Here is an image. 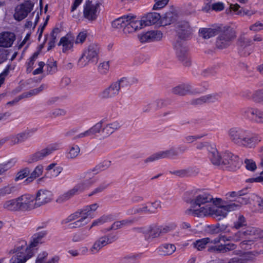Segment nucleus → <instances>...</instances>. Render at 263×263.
I'll return each instance as SVG.
<instances>
[{
    "label": "nucleus",
    "mask_w": 263,
    "mask_h": 263,
    "mask_svg": "<svg viewBox=\"0 0 263 263\" xmlns=\"http://www.w3.org/2000/svg\"><path fill=\"white\" fill-rule=\"evenodd\" d=\"M250 197H238L236 202L224 204L219 198H213L209 194L200 193L192 200L191 207L186 213L197 216H211L220 220L227 216L228 213L238 210L241 205L247 204Z\"/></svg>",
    "instance_id": "f257e3e1"
},
{
    "label": "nucleus",
    "mask_w": 263,
    "mask_h": 263,
    "mask_svg": "<svg viewBox=\"0 0 263 263\" xmlns=\"http://www.w3.org/2000/svg\"><path fill=\"white\" fill-rule=\"evenodd\" d=\"M240 247L243 249H251L261 244L263 247V231L257 228L248 227L237 231L231 235H221L213 239L210 238V243L215 245L209 248L211 251L227 253L235 250L237 246L234 242L240 241Z\"/></svg>",
    "instance_id": "f03ea898"
},
{
    "label": "nucleus",
    "mask_w": 263,
    "mask_h": 263,
    "mask_svg": "<svg viewBox=\"0 0 263 263\" xmlns=\"http://www.w3.org/2000/svg\"><path fill=\"white\" fill-rule=\"evenodd\" d=\"M47 234L45 230L34 234L29 243L25 240L18 241L11 251L12 254L8 263H26L34 255V248L43 242Z\"/></svg>",
    "instance_id": "7ed1b4c3"
},
{
    "label": "nucleus",
    "mask_w": 263,
    "mask_h": 263,
    "mask_svg": "<svg viewBox=\"0 0 263 263\" xmlns=\"http://www.w3.org/2000/svg\"><path fill=\"white\" fill-rule=\"evenodd\" d=\"M228 134L233 143L246 148H254L261 141L259 136L252 135L249 130L237 127L230 129Z\"/></svg>",
    "instance_id": "20e7f679"
},
{
    "label": "nucleus",
    "mask_w": 263,
    "mask_h": 263,
    "mask_svg": "<svg viewBox=\"0 0 263 263\" xmlns=\"http://www.w3.org/2000/svg\"><path fill=\"white\" fill-rule=\"evenodd\" d=\"M81 177V180L72 189L58 197L57 199L58 202H64L70 199L73 196L82 193L85 191L88 190L97 180L94 175V173H92V171H90V170L82 174Z\"/></svg>",
    "instance_id": "39448f33"
},
{
    "label": "nucleus",
    "mask_w": 263,
    "mask_h": 263,
    "mask_svg": "<svg viewBox=\"0 0 263 263\" xmlns=\"http://www.w3.org/2000/svg\"><path fill=\"white\" fill-rule=\"evenodd\" d=\"M99 208L98 203L84 206L83 208L77 211L70 215L65 220L66 223L74 221L70 224L71 228H78L86 225L88 222V216L95 212Z\"/></svg>",
    "instance_id": "423d86ee"
},
{
    "label": "nucleus",
    "mask_w": 263,
    "mask_h": 263,
    "mask_svg": "<svg viewBox=\"0 0 263 263\" xmlns=\"http://www.w3.org/2000/svg\"><path fill=\"white\" fill-rule=\"evenodd\" d=\"M175 227L174 224L170 226H149L144 227L136 228V230L145 235V239L149 240L151 238H155L160 235L166 233Z\"/></svg>",
    "instance_id": "0eeeda50"
},
{
    "label": "nucleus",
    "mask_w": 263,
    "mask_h": 263,
    "mask_svg": "<svg viewBox=\"0 0 263 263\" xmlns=\"http://www.w3.org/2000/svg\"><path fill=\"white\" fill-rule=\"evenodd\" d=\"M186 149L187 148L185 146L180 145L176 148L173 147L165 151H160L148 157L145 160V162H151L160 159L176 156L184 153Z\"/></svg>",
    "instance_id": "6e6552de"
},
{
    "label": "nucleus",
    "mask_w": 263,
    "mask_h": 263,
    "mask_svg": "<svg viewBox=\"0 0 263 263\" xmlns=\"http://www.w3.org/2000/svg\"><path fill=\"white\" fill-rule=\"evenodd\" d=\"M222 158L221 166L230 171H235L238 168L242 162L237 156L229 152L223 153Z\"/></svg>",
    "instance_id": "1a4fd4ad"
},
{
    "label": "nucleus",
    "mask_w": 263,
    "mask_h": 263,
    "mask_svg": "<svg viewBox=\"0 0 263 263\" xmlns=\"http://www.w3.org/2000/svg\"><path fill=\"white\" fill-rule=\"evenodd\" d=\"M61 147V144L60 143H51L33 154L30 157L31 161L35 162L42 160L51 155L54 152L60 149Z\"/></svg>",
    "instance_id": "9d476101"
},
{
    "label": "nucleus",
    "mask_w": 263,
    "mask_h": 263,
    "mask_svg": "<svg viewBox=\"0 0 263 263\" xmlns=\"http://www.w3.org/2000/svg\"><path fill=\"white\" fill-rule=\"evenodd\" d=\"M20 211L28 212L37 209L33 195L25 194L18 197Z\"/></svg>",
    "instance_id": "9b49d317"
},
{
    "label": "nucleus",
    "mask_w": 263,
    "mask_h": 263,
    "mask_svg": "<svg viewBox=\"0 0 263 263\" xmlns=\"http://www.w3.org/2000/svg\"><path fill=\"white\" fill-rule=\"evenodd\" d=\"M36 131V129L33 128L26 129L16 135H11L8 138V140L11 145L22 143L31 137Z\"/></svg>",
    "instance_id": "f8f14e48"
},
{
    "label": "nucleus",
    "mask_w": 263,
    "mask_h": 263,
    "mask_svg": "<svg viewBox=\"0 0 263 263\" xmlns=\"http://www.w3.org/2000/svg\"><path fill=\"white\" fill-rule=\"evenodd\" d=\"M33 4L30 1H26L16 6L14 13V17L16 20L21 21L25 18L28 14L32 10Z\"/></svg>",
    "instance_id": "ddd939ff"
},
{
    "label": "nucleus",
    "mask_w": 263,
    "mask_h": 263,
    "mask_svg": "<svg viewBox=\"0 0 263 263\" xmlns=\"http://www.w3.org/2000/svg\"><path fill=\"white\" fill-rule=\"evenodd\" d=\"M98 3H93L92 2L87 1L83 6L84 17L89 21H93L96 19L98 13Z\"/></svg>",
    "instance_id": "4468645a"
},
{
    "label": "nucleus",
    "mask_w": 263,
    "mask_h": 263,
    "mask_svg": "<svg viewBox=\"0 0 263 263\" xmlns=\"http://www.w3.org/2000/svg\"><path fill=\"white\" fill-rule=\"evenodd\" d=\"M34 197L36 206L38 208L50 202L53 200V194L48 190H40Z\"/></svg>",
    "instance_id": "2eb2a0df"
},
{
    "label": "nucleus",
    "mask_w": 263,
    "mask_h": 263,
    "mask_svg": "<svg viewBox=\"0 0 263 263\" xmlns=\"http://www.w3.org/2000/svg\"><path fill=\"white\" fill-rule=\"evenodd\" d=\"M127 21L125 33H132L144 27L142 19H139L135 16L127 15Z\"/></svg>",
    "instance_id": "dca6fc26"
},
{
    "label": "nucleus",
    "mask_w": 263,
    "mask_h": 263,
    "mask_svg": "<svg viewBox=\"0 0 263 263\" xmlns=\"http://www.w3.org/2000/svg\"><path fill=\"white\" fill-rule=\"evenodd\" d=\"M252 41L247 37L245 34H242L238 41V48L239 52L243 56L249 55L251 52V45Z\"/></svg>",
    "instance_id": "f3484780"
},
{
    "label": "nucleus",
    "mask_w": 263,
    "mask_h": 263,
    "mask_svg": "<svg viewBox=\"0 0 263 263\" xmlns=\"http://www.w3.org/2000/svg\"><path fill=\"white\" fill-rule=\"evenodd\" d=\"M99 122L102 123V128L100 134L105 137H108L115 131L119 129L121 127V123L118 121H114L108 123H104L102 121Z\"/></svg>",
    "instance_id": "a211bd4d"
},
{
    "label": "nucleus",
    "mask_w": 263,
    "mask_h": 263,
    "mask_svg": "<svg viewBox=\"0 0 263 263\" xmlns=\"http://www.w3.org/2000/svg\"><path fill=\"white\" fill-rule=\"evenodd\" d=\"M119 92L117 84L112 82L99 93V97L102 99H111L117 96Z\"/></svg>",
    "instance_id": "6ab92c4d"
},
{
    "label": "nucleus",
    "mask_w": 263,
    "mask_h": 263,
    "mask_svg": "<svg viewBox=\"0 0 263 263\" xmlns=\"http://www.w3.org/2000/svg\"><path fill=\"white\" fill-rule=\"evenodd\" d=\"M235 37L232 31H227L221 33L216 41V46L219 48H224L231 44V41Z\"/></svg>",
    "instance_id": "aec40b11"
},
{
    "label": "nucleus",
    "mask_w": 263,
    "mask_h": 263,
    "mask_svg": "<svg viewBox=\"0 0 263 263\" xmlns=\"http://www.w3.org/2000/svg\"><path fill=\"white\" fill-rule=\"evenodd\" d=\"M260 110L251 107H246L240 110V115L243 119L257 123Z\"/></svg>",
    "instance_id": "412c9836"
},
{
    "label": "nucleus",
    "mask_w": 263,
    "mask_h": 263,
    "mask_svg": "<svg viewBox=\"0 0 263 263\" xmlns=\"http://www.w3.org/2000/svg\"><path fill=\"white\" fill-rule=\"evenodd\" d=\"M114 240V239H110L107 236H102L95 241L90 248V252L92 254H95L98 253L102 248Z\"/></svg>",
    "instance_id": "4be33fe9"
},
{
    "label": "nucleus",
    "mask_w": 263,
    "mask_h": 263,
    "mask_svg": "<svg viewBox=\"0 0 263 263\" xmlns=\"http://www.w3.org/2000/svg\"><path fill=\"white\" fill-rule=\"evenodd\" d=\"M63 170V167L57 163H51L46 166L44 177L49 179L56 178L61 173Z\"/></svg>",
    "instance_id": "5701e85b"
},
{
    "label": "nucleus",
    "mask_w": 263,
    "mask_h": 263,
    "mask_svg": "<svg viewBox=\"0 0 263 263\" xmlns=\"http://www.w3.org/2000/svg\"><path fill=\"white\" fill-rule=\"evenodd\" d=\"M163 37V33L159 30H151L140 36L141 42H150L160 41Z\"/></svg>",
    "instance_id": "b1692460"
},
{
    "label": "nucleus",
    "mask_w": 263,
    "mask_h": 263,
    "mask_svg": "<svg viewBox=\"0 0 263 263\" xmlns=\"http://www.w3.org/2000/svg\"><path fill=\"white\" fill-rule=\"evenodd\" d=\"M16 39L15 35L11 32H3L0 33V47L9 48L12 46Z\"/></svg>",
    "instance_id": "393cba45"
},
{
    "label": "nucleus",
    "mask_w": 263,
    "mask_h": 263,
    "mask_svg": "<svg viewBox=\"0 0 263 263\" xmlns=\"http://www.w3.org/2000/svg\"><path fill=\"white\" fill-rule=\"evenodd\" d=\"M102 128V123L98 122L88 130L76 135L74 137V139H77L86 137H92L96 135V134L101 133Z\"/></svg>",
    "instance_id": "a878e982"
},
{
    "label": "nucleus",
    "mask_w": 263,
    "mask_h": 263,
    "mask_svg": "<svg viewBox=\"0 0 263 263\" xmlns=\"http://www.w3.org/2000/svg\"><path fill=\"white\" fill-rule=\"evenodd\" d=\"M75 37L71 34H67L62 37L58 45L62 46V50L64 52L72 48Z\"/></svg>",
    "instance_id": "bb28decb"
},
{
    "label": "nucleus",
    "mask_w": 263,
    "mask_h": 263,
    "mask_svg": "<svg viewBox=\"0 0 263 263\" xmlns=\"http://www.w3.org/2000/svg\"><path fill=\"white\" fill-rule=\"evenodd\" d=\"M144 27L157 23L160 19V14L156 12L148 13L141 17Z\"/></svg>",
    "instance_id": "cd10ccee"
},
{
    "label": "nucleus",
    "mask_w": 263,
    "mask_h": 263,
    "mask_svg": "<svg viewBox=\"0 0 263 263\" xmlns=\"http://www.w3.org/2000/svg\"><path fill=\"white\" fill-rule=\"evenodd\" d=\"M193 31V29L187 22H181L178 25V32L180 37L185 38L191 35Z\"/></svg>",
    "instance_id": "c85d7f7f"
},
{
    "label": "nucleus",
    "mask_w": 263,
    "mask_h": 263,
    "mask_svg": "<svg viewBox=\"0 0 263 263\" xmlns=\"http://www.w3.org/2000/svg\"><path fill=\"white\" fill-rule=\"evenodd\" d=\"M209 152V158L212 163L216 166L222 165V154L220 155L215 147H211Z\"/></svg>",
    "instance_id": "c756f323"
},
{
    "label": "nucleus",
    "mask_w": 263,
    "mask_h": 263,
    "mask_svg": "<svg viewBox=\"0 0 263 263\" xmlns=\"http://www.w3.org/2000/svg\"><path fill=\"white\" fill-rule=\"evenodd\" d=\"M2 207L9 211H20L18 197L5 201L2 204Z\"/></svg>",
    "instance_id": "7c9ffc66"
},
{
    "label": "nucleus",
    "mask_w": 263,
    "mask_h": 263,
    "mask_svg": "<svg viewBox=\"0 0 263 263\" xmlns=\"http://www.w3.org/2000/svg\"><path fill=\"white\" fill-rule=\"evenodd\" d=\"M172 92L175 95L183 96L187 93H194L196 91L192 89V87L190 85L182 84L173 88Z\"/></svg>",
    "instance_id": "2f4dec72"
},
{
    "label": "nucleus",
    "mask_w": 263,
    "mask_h": 263,
    "mask_svg": "<svg viewBox=\"0 0 263 263\" xmlns=\"http://www.w3.org/2000/svg\"><path fill=\"white\" fill-rule=\"evenodd\" d=\"M250 201L252 202L256 212L263 213V197L256 194L250 196Z\"/></svg>",
    "instance_id": "473e14b6"
},
{
    "label": "nucleus",
    "mask_w": 263,
    "mask_h": 263,
    "mask_svg": "<svg viewBox=\"0 0 263 263\" xmlns=\"http://www.w3.org/2000/svg\"><path fill=\"white\" fill-rule=\"evenodd\" d=\"M99 51V48L97 45L91 44L83 53L93 62L97 58Z\"/></svg>",
    "instance_id": "72a5a7b5"
},
{
    "label": "nucleus",
    "mask_w": 263,
    "mask_h": 263,
    "mask_svg": "<svg viewBox=\"0 0 263 263\" xmlns=\"http://www.w3.org/2000/svg\"><path fill=\"white\" fill-rule=\"evenodd\" d=\"M127 213L129 215L151 214L148 209L147 203L134 207L128 210Z\"/></svg>",
    "instance_id": "f704fd0d"
},
{
    "label": "nucleus",
    "mask_w": 263,
    "mask_h": 263,
    "mask_svg": "<svg viewBox=\"0 0 263 263\" xmlns=\"http://www.w3.org/2000/svg\"><path fill=\"white\" fill-rule=\"evenodd\" d=\"M80 148L77 144H72L69 146L67 150L66 156L68 159H73L77 158L80 154Z\"/></svg>",
    "instance_id": "c9c22d12"
},
{
    "label": "nucleus",
    "mask_w": 263,
    "mask_h": 263,
    "mask_svg": "<svg viewBox=\"0 0 263 263\" xmlns=\"http://www.w3.org/2000/svg\"><path fill=\"white\" fill-rule=\"evenodd\" d=\"M176 248L173 244L165 243L159 248V251L161 255H170L172 254L175 251Z\"/></svg>",
    "instance_id": "e433bc0d"
},
{
    "label": "nucleus",
    "mask_w": 263,
    "mask_h": 263,
    "mask_svg": "<svg viewBox=\"0 0 263 263\" xmlns=\"http://www.w3.org/2000/svg\"><path fill=\"white\" fill-rule=\"evenodd\" d=\"M218 99V96L216 95H207L202 96L194 100V103L196 104H202L204 103H210L215 101Z\"/></svg>",
    "instance_id": "4c0bfd02"
},
{
    "label": "nucleus",
    "mask_w": 263,
    "mask_h": 263,
    "mask_svg": "<svg viewBox=\"0 0 263 263\" xmlns=\"http://www.w3.org/2000/svg\"><path fill=\"white\" fill-rule=\"evenodd\" d=\"M88 234L84 231H81L73 233L71 236V240L73 242H79L85 240Z\"/></svg>",
    "instance_id": "58836bf2"
},
{
    "label": "nucleus",
    "mask_w": 263,
    "mask_h": 263,
    "mask_svg": "<svg viewBox=\"0 0 263 263\" xmlns=\"http://www.w3.org/2000/svg\"><path fill=\"white\" fill-rule=\"evenodd\" d=\"M43 170L44 167L42 165H37L30 174V176L26 179V181L31 182L34 179L40 177L43 173Z\"/></svg>",
    "instance_id": "ea45409f"
},
{
    "label": "nucleus",
    "mask_w": 263,
    "mask_h": 263,
    "mask_svg": "<svg viewBox=\"0 0 263 263\" xmlns=\"http://www.w3.org/2000/svg\"><path fill=\"white\" fill-rule=\"evenodd\" d=\"M216 30L213 28H200L199 30L200 35L205 39H208L216 34Z\"/></svg>",
    "instance_id": "a19ab883"
},
{
    "label": "nucleus",
    "mask_w": 263,
    "mask_h": 263,
    "mask_svg": "<svg viewBox=\"0 0 263 263\" xmlns=\"http://www.w3.org/2000/svg\"><path fill=\"white\" fill-rule=\"evenodd\" d=\"M213 230L215 233H218L219 232L224 233V235H231L233 233H235V232H233L232 228L230 229L227 225L225 224H218L216 226H213Z\"/></svg>",
    "instance_id": "79ce46f5"
},
{
    "label": "nucleus",
    "mask_w": 263,
    "mask_h": 263,
    "mask_svg": "<svg viewBox=\"0 0 263 263\" xmlns=\"http://www.w3.org/2000/svg\"><path fill=\"white\" fill-rule=\"evenodd\" d=\"M127 21V16H122L114 21L112 22V26L116 29L123 28V30L124 32L125 28L126 26Z\"/></svg>",
    "instance_id": "37998d69"
},
{
    "label": "nucleus",
    "mask_w": 263,
    "mask_h": 263,
    "mask_svg": "<svg viewBox=\"0 0 263 263\" xmlns=\"http://www.w3.org/2000/svg\"><path fill=\"white\" fill-rule=\"evenodd\" d=\"M210 238L209 237L198 239L193 242L195 248L200 251L205 248L206 245L210 243Z\"/></svg>",
    "instance_id": "c03bdc74"
},
{
    "label": "nucleus",
    "mask_w": 263,
    "mask_h": 263,
    "mask_svg": "<svg viewBox=\"0 0 263 263\" xmlns=\"http://www.w3.org/2000/svg\"><path fill=\"white\" fill-rule=\"evenodd\" d=\"M112 218L113 217L111 215H103L99 218L94 220L92 222L90 229L93 227L100 226L104 224V223L110 221Z\"/></svg>",
    "instance_id": "a18cd8bd"
},
{
    "label": "nucleus",
    "mask_w": 263,
    "mask_h": 263,
    "mask_svg": "<svg viewBox=\"0 0 263 263\" xmlns=\"http://www.w3.org/2000/svg\"><path fill=\"white\" fill-rule=\"evenodd\" d=\"M111 165V161L108 160L103 161L102 162L99 163L92 170H90V171H92V173H94V175L98 174L100 171L104 170L108 168Z\"/></svg>",
    "instance_id": "49530a36"
},
{
    "label": "nucleus",
    "mask_w": 263,
    "mask_h": 263,
    "mask_svg": "<svg viewBox=\"0 0 263 263\" xmlns=\"http://www.w3.org/2000/svg\"><path fill=\"white\" fill-rule=\"evenodd\" d=\"M176 15L173 12H166L161 18L162 23L165 25H169L176 19Z\"/></svg>",
    "instance_id": "de8ad7c7"
},
{
    "label": "nucleus",
    "mask_w": 263,
    "mask_h": 263,
    "mask_svg": "<svg viewBox=\"0 0 263 263\" xmlns=\"http://www.w3.org/2000/svg\"><path fill=\"white\" fill-rule=\"evenodd\" d=\"M92 62L83 53L81 57L78 60L77 66L79 68H82L87 66L89 64Z\"/></svg>",
    "instance_id": "09e8293b"
},
{
    "label": "nucleus",
    "mask_w": 263,
    "mask_h": 263,
    "mask_svg": "<svg viewBox=\"0 0 263 263\" xmlns=\"http://www.w3.org/2000/svg\"><path fill=\"white\" fill-rule=\"evenodd\" d=\"M242 263H251L255 259V254L252 252H248L240 256Z\"/></svg>",
    "instance_id": "8fccbe9b"
},
{
    "label": "nucleus",
    "mask_w": 263,
    "mask_h": 263,
    "mask_svg": "<svg viewBox=\"0 0 263 263\" xmlns=\"http://www.w3.org/2000/svg\"><path fill=\"white\" fill-rule=\"evenodd\" d=\"M147 205L151 214L155 213L158 209L161 208V202L159 200L147 203Z\"/></svg>",
    "instance_id": "3c124183"
},
{
    "label": "nucleus",
    "mask_w": 263,
    "mask_h": 263,
    "mask_svg": "<svg viewBox=\"0 0 263 263\" xmlns=\"http://www.w3.org/2000/svg\"><path fill=\"white\" fill-rule=\"evenodd\" d=\"M49 258L47 252L42 251L38 254L35 259V263H46Z\"/></svg>",
    "instance_id": "603ef678"
},
{
    "label": "nucleus",
    "mask_w": 263,
    "mask_h": 263,
    "mask_svg": "<svg viewBox=\"0 0 263 263\" xmlns=\"http://www.w3.org/2000/svg\"><path fill=\"white\" fill-rule=\"evenodd\" d=\"M108 185V183L106 182H104L101 183L98 186L93 189L91 193L88 195L89 196L99 194L103 192Z\"/></svg>",
    "instance_id": "864d4df0"
},
{
    "label": "nucleus",
    "mask_w": 263,
    "mask_h": 263,
    "mask_svg": "<svg viewBox=\"0 0 263 263\" xmlns=\"http://www.w3.org/2000/svg\"><path fill=\"white\" fill-rule=\"evenodd\" d=\"M114 82L115 84H117L119 91L121 88L127 87L131 84L129 80L126 78H122Z\"/></svg>",
    "instance_id": "5fc2aeb1"
},
{
    "label": "nucleus",
    "mask_w": 263,
    "mask_h": 263,
    "mask_svg": "<svg viewBox=\"0 0 263 263\" xmlns=\"http://www.w3.org/2000/svg\"><path fill=\"white\" fill-rule=\"evenodd\" d=\"M246 169L251 172H254L257 169V165L252 159H246L245 161Z\"/></svg>",
    "instance_id": "6e6d98bb"
},
{
    "label": "nucleus",
    "mask_w": 263,
    "mask_h": 263,
    "mask_svg": "<svg viewBox=\"0 0 263 263\" xmlns=\"http://www.w3.org/2000/svg\"><path fill=\"white\" fill-rule=\"evenodd\" d=\"M109 69V63L108 61L101 63L98 66L99 71L102 74L107 73Z\"/></svg>",
    "instance_id": "4d7b16f0"
},
{
    "label": "nucleus",
    "mask_w": 263,
    "mask_h": 263,
    "mask_svg": "<svg viewBox=\"0 0 263 263\" xmlns=\"http://www.w3.org/2000/svg\"><path fill=\"white\" fill-rule=\"evenodd\" d=\"M246 225V221L245 217L243 216H239L238 220L235 222L233 228H232V230L234 229H239L242 227Z\"/></svg>",
    "instance_id": "13d9d810"
},
{
    "label": "nucleus",
    "mask_w": 263,
    "mask_h": 263,
    "mask_svg": "<svg viewBox=\"0 0 263 263\" xmlns=\"http://www.w3.org/2000/svg\"><path fill=\"white\" fill-rule=\"evenodd\" d=\"M155 4L153 9L159 10L164 8L168 3L169 0H154Z\"/></svg>",
    "instance_id": "bf43d9fd"
},
{
    "label": "nucleus",
    "mask_w": 263,
    "mask_h": 263,
    "mask_svg": "<svg viewBox=\"0 0 263 263\" xmlns=\"http://www.w3.org/2000/svg\"><path fill=\"white\" fill-rule=\"evenodd\" d=\"M16 163V160L15 158L10 159L7 161H6L2 164L4 170L6 172L13 167Z\"/></svg>",
    "instance_id": "052dcab7"
},
{
    "label": "nucleus",
    "mask_w": 263,
    "mask_h": 263,
    "mask_svg": "<svg viewBox=\"0 0 263 263\" xmlns=\"http://www.w3.org/2000/svg\"><path fill=\"white\" fill-rule=\"evenodd\" d=\"M30 173L29 168H25L18 172L15 177V180H22L27 177Z\"/></svg>",
    "instance_id": "680f3d73"
},
{
    "label": "nucleus",
    "mask_w": 263,
    "mask_h": 263,
    "mask_svg": "<svg viewBox=\"0 0 263 263\" xmlns=\"http://www.w3.org/2000/svg\"><path fill=\"white\" fill-rule=\"evenodd\" d=\"M66 114V111L63 109L55 108L52 110L50 112L51 117L56 118L58 117L63 116Z\"/></svg>",
    "instance_id": "e2e57ef3"
},
{
    "label": "nucleus",
    "mask_w": 263,
    "mask_h": 263,
    "mask_svg": "<svg viewBox=\"0 0 263 263\" xmlns=\"http://www.w3.org/2000/svg\"><path fill=\"white\" fill-rule=\"evenodd\" d=\"M252 99L254 101L258 102H263V92L261 91H257L255 92L252 95Z\"/></svg>",
    "instance_id": "0e129e2a"
},
{
    "label": "nucleus",
    "mask_w": 263,
    "mask_h": 263,
    "mask_svg": "<svg viewBox=\"0 0 263 263\" xmlns=\"http://www.w3.org/2000/svg\"><path fill=\"white\" fill-rule=\"evenodd\" d=\"M45 88V86L42 85L39 88H35L33 90H30L26 95V97H28L30 96H34L36 95L40 92H41L44 88Z\"/></svg>",
    "instance_id": "69168bd1"
},
{
    "label": "nucleus",
    "mask_w": 263,
    "mask_h": 263,
    "mask_svg": "<svg viewBox=\"0 0 263 263\" xmlns=\"http://www.w3.org/2000/svg\"><path fill=\"white\" fill-rule=\"evenodd\" d=\"M37 56L38 53H34L32 57L30 58V61L28 63L27 71L30 72L32 70L33 68V66L34 64V62L37 58Z\"/></svg>",
    "instance_id": "338daca9"
},
{
    "label": "nucleus",
    "mask_w": 263,
    "mask_h": 263,
    "mask_svg": "<svg viewBox=\"0 0 263 263\" xmlns=\"http://www.w3.org/2000/svg\"><path fill=\"white\" fill-rule=\"evenodd\" d=\"M47 71L49 73H53L57 71V65L55 62H51L46 65Z\"/></svg>",
    "instance_id": "774afa93"
}]
</instances>
